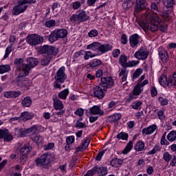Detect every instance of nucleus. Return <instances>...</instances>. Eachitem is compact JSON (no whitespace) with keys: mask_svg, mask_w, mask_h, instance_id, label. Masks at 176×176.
<instances>
[{"mask_svg":"<svg viewBox=\"0 0 176 176\" xmlns=\"http://www.w3.org/2000/svg\"><path fill=\"white\" fill-rule=\"evenodd\" d=\"M100 80V85L94 89V96L98 100H102V98L105 97L107 89H111L114 85L113 79L111 77H102Z\"/></svg>","mask_w":176,"mask_h":176,"instance_id":"nucleus-1","label":"nucleus"},{"mask_svg":"<svg viewBox=\"0 0 176 176\" xmlns=\"http://www.w3.org/2000/svg\"><path fill=\"white\" fill-rule=\"evenodd\" d=\"M145 20H148V27L151 32H155L159 30V24L162 23V19L156 13H151L147 11L145 14Z\"/></svg>","mask_w":176,"mask_h":176,"instance_id":"nucleus-2","label":"nucleus"},{"mask_svg":"<svg viewBox=\"0 0 176 176\" xmlns=\"http://www.w3.org/2000/svg\"><path fill=\"white\" fill-rule=\"evenodd\" d=\"M32 5V3H36V0H20L18 1V4L14 6L12 9V14L14 16H19L21 13H24L28 8V5Z\"/></svg>","mask_w":176,"mask_h":176,"instance_id":"nucleus-3","label":"nucleus"},{"mask_svg":"<svg viewBox=\"0 0 176 176\" xmlns=\"http://www.w3.org/2000/svg\"><path fill=\"white\" fill-rule=\"evenodd\" d=\"M67 35H68V30L61 28L54 30L47 36V37L50 43H54V42H57L58 39L67 38Z\"/></svg>","mask_w":176,"mask_h":176,"instance_id":"nucleus-4","label":"nucleus"},{"mask_svg":"<svg viewBox=\"0 0 176 176\" xmlns=\"http://www.w3.org/2000/svg\"><path fill=\"white\" fill-rule=\"evenodd\" d=\"M55 82H54V87L55 89H61V85L60 83H64L65 79H67V74H65V67L62 66L56 72L54 76Z\"/></svg>","mask_w":176,"mask_h":176,"instance_id":"nucleus-5","label":"nucleus"},{"mask_svg":"<svg viewBox=\"0 0 176 176\" xmlns=\"http://www.w3.org/2000/svg\"><path fill=\"white\" fill-rule=\"evenodd\" d=\"M87 20H90V16L83 10L78 11L76 14H73L70 17V21L72 23H78L79 24L80 23L87 21Z\"/></svg>","mask_w":176,"mask_h":176,"instance_id":"nucleus-6","label":"nucleus"},{"mask_svg":"<svg viewBox=\"0 0 176 176\" xmlns=\"http://www.w3.org/2000/svg\"><path fill=\"white\" fill-rule=\"evenodd\" d=\"M52 160H53V155L52 154L45 153L36 160V163L38 167L47 168V166H49Z\"/></svg>","mask_w":176,"mask_h":176,"instance_id":"nucleus-7","label":"nucleus"},{"mask_svg":"<svg viewBox=\"0 0 176 176\" xmlns=\"http://www.w3.org/2000/svg\"><path fill=\"white\" fill-rule=\"evenodd\" d=\"M14 64L17 71H21V72L19 74V76H28V69H30V67H28V66H25V64H24V60L23 58H16L14 61Z\"/></svg>","mask_w":176,"mask_h":176,"instance_id":"nucleus-8","label":"nucleus"},{"mask_svg":"<svg viewBox=\"0 0 176 176\" xmlns=\"http://www.w3.org/2000/svg\"><path fill=\"white\" fill-rule=\"evenodd\" d=\"M31 149H32V146L30 145V144H25L20 150V157H19V163L21 164H24L27 162V159L28 157V153L31 152Z\"/></svg>","mask_w":176,"mask_h":176,"instance_id":"nucleus-9","label":"nucleus"},{"mask_svg":"<svg viewBox=\"0 0 176 176\" xmlns=\"http://www.w3.org/2000/svg\"><path fill=\"white\" fill-rule=\"evenodd\" d=\"M38 53L47 56H57V50L54 46L45 45L39 47Z\"/></svg>","mask_w":176,"mask_h":176,"instance_id":"nucleus-10","label":"nucleus"},{"mask_svg":"<svg viewBox=\"0 0 176 176\" xmlns=\"http://www.w3.org/2000/svg\"><path fill=\"white\" fill-rule=\"evenodd\" d=\"M43 42V37L38 34H30L27 36V43L31 46H36L41 45Z\"/></svg>","mask_w":176,"mask_h":176,"instance_id":"nucleus-11","label":"nucleus"},{"mask_svg":"<svg viewBox=\"0 0 176 176\" xmlns=\"http://www.w3.org/2000/svg\"><path fill=\"white\" fill-rule=\"evenodd\" d=\"M159 82L163 87L170 89L173 87V76H169L168 79L166 75L162 74L159 78Z\"/></svg>","mask_w":176,"mask_h":176,"instance_id":"nucleus-12","label":"nucleus"},{"mask_svg":"<svg viewBox=\"0 0 176 176\" xmlns=\"http://www.w3.org/2000/svg\"><path fill=\"white\" fill-rule=\"evenodd\" d=\"M166 4L164 6V10L166 13V17H169V13H171L175 5V0H166Z\"/></svg>","mask_w":176,"mask_h":176,"instance_id":"nucleus-13","label":"nucleus"},{"mask_svg":"<svg viewBox=\"0 0 176 176\" xmlns=\"http://www.w3.org/2000/svg\"><path fill=\"white\" fill-rule=\"evenodd\" d=\"M52 100L54 101V108L56 111H61L64 108V104L60 100L57 95H53Z\"/></svg>","mask_w":176,"mask_h":176,"instance_id":"nucleus-14","label":"nucleus"},{"mask_svg":"<svg viewBox=\"0 0 176 176\" xmlns=\"http://www.w3.org/2000/svg\"><path fill=\"white\" fill-rule=\"evenodd\" d=\"M146 1L145 0H136V4L135 6V12L140 13L142 12L145 8H146Z\"/></svg>","mask_w":176,"mask_h":176,"instance_id":"nucleus-15","label":"nucleus"},{"mask_svg":"<svg viewBox=\"0 0 176 176\" xmlns=\"http://www.w3.org/2000/svg\"><path fill=\"white\" fill-rule=\"evenodd\" d=\"M25 76H20L19 74L16 78V83L19 87H23V86H25V87H28L30 86V80L25 78Z\"/></svg>","mask_w":176,"mask_h":176,"instance_id":"nucleus-16","label":"nucleus"},{"mask_svg":"<svg viewBox=\"0 0 176 176\" xmlns=\"http://www.w3.org/2000/svg\"><path fill=\"white\" fill-rule=\"evenodd\" d=\"M134 56L138 60H146L148 58V52L144 48H140V50L135 53Z\"/></svg>","mask_w":176,"mask_h":176,"instance_id":"nucleus-17","label":"nucleus"},{"mask_svg":"<svg viewBox=\"0 0 176 176\" xmlns=\"http://www.w3.org/2000/svg\"><path fill=\"white\" fill-rule=\"evenodd\" d=\"M141 36L137 34H133L129 38V42L131 47H135L140 43Z\"/></svg>","mask_w":176,"mask_h":176,"instance_id":"nucleus-18","label":"nucleus"},{"mask_svg":"<svg viewBox=\"0 0 176 176\" xmlns=\"http://www.w3.org/2000/svg\"><path fill=\"white\" fill-rule=\"evenodd\" d=\"M158 52L161 61H162V63H167V61H168V53L167 52V50L161 47L158 49Z\"/></svg>","mask_w":176,"mask_h":176,"instance_id":"nucleus-19","label":"nucleus"},{"mask_svg":"<svg viewBox=\"0 0 176 176\" xmlns=\"http://www.w3.org/2000/svg\"><path fill=\"white\" fill-rule=\"evenodd\" d=\"M27 64H25V67H28L29 69H28V75L30 74V71H31V68H34L36 65H38V59L35 58H29L27 60Z\"/></svg>","mask_w":176,"mask_h":176,"instance_id":"nucleus-20","label":"nucleus"},{"mask_svg":"<svg viewBox=\"0 0 176 176\" xmlns=\"http://www.w3.org/2000/svg\"><path fill=\"white\" fill-rule=\"evenodd\" d=\"M156 129H157V126H156V124H153L147 128H144L142 130V133L145 135H151V134H153V133H155Z\"/></svg>","mask_w":176,"mask_h":176,"instance_id":"nucleus-21","label":"nucleus"},{"mask_svg":"<svg viewBox=\"0 0 176 176\" xmlns=\"http://www.w3.org/2000/svg\"><path fill=\"white\" fill-rule=\"evenodd\" d=\"M112 50V45L109 43L101 44L99 43V52L104 54L107 52H111Z\"/></svg>","mask_w":176,"mask_h":176,"instance_id":"nucleus-22","label":"nucleus"},{"mask_svg":"<svg viewBox=\"0 0 176 176\" xmlns=\"http://www.w3.org/2000/svg\"><path fill=\"white\" fill-rule=\"evenodd\" d=\"M90 113L91 115H99V116H103L104 110L100 108V106H94L90 109Z\"/></svg>","mask_w":176,"mask_h":176,"instance_id":"nucleus-23","label":"nucleus"},{"mask_svg":"<svg viewBox=\"0 0 176 176\" xmlns=\"http://www.w3.org/2000/svg\"><path fill=\"white\" fill-rule=\"evenodd\" d=\"M34 116V113L25 111L21 113L20 119L21 120H23V122H27V120H31V119H32Z\"/></svg>","mask_w":176,"mask_h":176,"instance_id":"nucleus-24","label":"nucleus"},{"mask_svg":"<svg viewBox=\"0 0 176 176\" xmlns=\"http://www.w3.org/2000/svg\"><path fill=\"white\" fill-rule=\"evenodd\" d=\"M87 49L94 52H100V43L94 42L87 45Z\"/></svg>","mask_w":176,"mask_h":176,"instance_id":"nucleus-25","label":"nucleus"},{"mask_svg":"<svg viewBox=\"0 0 176 176\" xmlns=\"http://www.w3.org/2000/svg\"><path fill=\"white\" fill-rule=\"evenodd\" d=\"M135 151L137 152H141V151L145 150V143L142 141L137 142L134 146Z\"/></svg>","mask_w":176,"mask_h":176,"instance_id":"nucleus-26","label":"nucleus"},{"mask_svg":"<svg viewBox=\"0 0 176 176\" xmlns=\"http://www.w3.org/2000/svg\"><path fill=\"white\" fill-rule=\"evenodd\" d=\"M96 173L99 176H105L108 174V168L107 166H98Z\"/></svg>","mask_w":176,"mask_h":176,"instance_id":"nucleus-27","label":"nucleus"},{"mask_svg":"<svg viewBox=\"0 0 176 176\" xmlns=\"http://www.w3.org/2000/svg\"><path fill=\"white\" fill-rule=\"evenodd\" d=\"M123 164V160L119 158L113 159L110 162V166L112 167H120Z\"/></svg>","mask_w":176,"mask_h":176,"instance_id":"nucleus-28","label":"nucleus"},{"mask_svg":"<svg viewBox=\"0 0 176 176\" xmlns=\"http://www.w3.org/2000/svg\"><path fill=\"white\" fill-rule=\"evenodd\" d=\"M133 5H134L133 0H124L122 3V8L124 10H129L130 8L133 7Z\"/></svg>","mask_w":176,"mask_h":176,"instance_id":"nucleus-29","label":"nucleus"},{"mask_svg":"<svg viewBox=\"0 0 176 176\" xmlns=\"http://www.w3.org/2000/svg\"><path fill=\"white\" fill-rule=\"evenodd\" d=\"M32 104V100L30 96H26L21 101L22 107H31Z\"/></svg>","mask_w":176,"mask_h":176,"instance_id":"nucleus-30","label":"nucleus"},{"mask_svg":"<svg viewBox=\"0 0 176 176\" xmlns=\"http://www.w3.org/2000/svg\"><path fill=\"white\" fill-rule=\"evenodd\" d=\"M69 94V90L68 89H64L58 94V97L60 100H67V97Z\"/></svg>","mask_w":176,"mask_h":176,"instance_id":"nucleus-31","label":"nucleus"},{"mask_svg":"<svg viewBox=\"0 0 176 176\" xmlns=\"http://www.w3.org/2000/svg\"><path fill=\"white\" fill-rule=\"evenodd\" d=\"M32 140V141H34V142H36L37 145H41L43 144V138H42V136H41L40 135H33Z\"/></svg>","mask_w":176,"mask_h":176,"instance_id":"nucleus-32","label":"nucleus"},{"mask_svg":"<svg viewBox=\"0 0 176 176\" xmlns=\"http://www.w3.org/2000/svg\"><path fill=\"white\" fill-rule=\"evenodd\" d=\"M102 61L100 59H93L89 62V66L91 68H94L101 65Z\"/></svg>","mask_w":176,"mask_h":176,"instance_id":"nucleus-33","label":"nucleus"},{"mask_svg":"<svg viewBox=\"0 0 176 176\" xmlns=\"http://www.w3.org/2000/svg\"><path fill=\"white\" fill-rule=\"evenodd\" d=\"M84 3L85 0L76 1L72 3V8L74 10H78V9H79V8H80Z\"/></svg>","mask_w":176,"mask_h":176,"instance_id":"nucleus-34","label":"nucleus"},{"mask_svg":"<svg viewBox=\"0 0 176 176\" xmlns=\"http://www.w3.org/2000/svg\"><path fill=\"white\" fill-rule=\"evenodd\" d=\"M119 63L122 67L126 68V65L127 64V56L121 55L119 58Z\"/></svg>","mask_w":176,"mask_h":176,"instance_id":"nucleus-35","label":"nucleus"},{"mask_svg":"<svg viewBox=\"0 0 176 176\" xmlns=\"http://www.w3.org/2000/svg\"><path fill=\"white\" fill-rule=\"evenodd\" d=\"M52 58H53V56H45L41 60V65H43L44 67L49 65L50 61H52Z\"/></svg>","mask_w":176,"mask_h":176,"instance_id":"nucleus-36","label":"nucleus"},{"mask_svg":"<svg viewBox=\"0 0 176 176\" xmlns=\"http://www.w3.org/2000/svg\"><path fill=\"white\" fill-rule=\"evenodd\" d=\"M4 133H6L3 135V138H4L5 142H9L13 140V136L12 134L9 133V131L7 129L4 130Z\"/></svg>","mask_w":176,"mask_h":176,"instance_id":"nucleus-37","label":"nucleus"},{"mask_svg":"<svg viewBox=\"0 0 176 176\" xmlns=\"http://www.w3.org/2000/svg\"><path fill=\"white\" fill-rule=\"evenodd\" d=\"M131 149H133V141H129L127 143L125 148L123 150L122 153L124 155H127V153H129Z\"/></svg>","mask_w":176,"mask_h":176,"instance_id":"nucleus-38","label":"nucleus"},{"mask_svg":"<svg viewBox=\"0 0 176 176\" xmlns=\"http://www.w3.org/2000/svg\"><path fill=\"white\" fill-rule=\"evenodd\" d=\"M142 90H144V89L142 88V87H141V85L140 84H138L133 89V94H135V96H140V94H141V91H142Z\"/></svg>","mask_w":176,"mask_h":176,"instance_id":"nucleus-39","label":"nucleus"},{"mask_svg":"<svg viewBox=\"0 0 176 176\" xmlns=\"http://www.w3.org/2000/svg\"><path fill=\"white\" fill-rule=\"evenodd\" d=\"M167 140L170 141V142H173L175 141L176 140V131H172L170 132L169 134L167 135Z\"/></svg>","mask_w":176,"mask_h":176,"instance_id":"nucleus-40","label":"nucleus"},{"mask_svg":"<svg viewBox=\"0 0 176 176\" xmlns=\"http://www.w3.org/2000/svg\"><path fill=\"white\" fill-rule=\"evenodd\" d=\"M9 71H10V65H0V74H5L6 72H9Z\"/></svg>","mask_w":176,"mask_h":176,"instance_id":"nucleus-41","label":"nucleus"},{"mask_svg":"<svg viewBox=\"0 0 176 176\" xmlns=\"http://www.w3.org/2000/svg\"><path fill=\"white\" fill-rule=\"evenodd\" d=\"M29 133H30V131L28 130V129H20L18 132V136L21 138L25 137V135H27V134H28Z\"/></svg>","mask_w":176,"mask_h":176,"instance_id":"nucleus-42","label":"nucleus"},{"mask_svg":"<svg viewBox=\"0 0 176 176\" xmlns=\"http://www.w3.org/2000/svg\"><path fill=\"white\" fill-rule=\"evenodd\" d=\"M84 60H89V58H93V57H96L95 54H93L90 51H84Z\"/></svg>","mask_w":176,"mask_h":176,"instance_id":"nucleus-43","label":"nucleus"},{"mask_svg":"<svg viewBox=\"0 0 176 176\" xmlns=\"http://www.w3.org/2000/svg\"><path fill=\"white\" fill-rule=\"evenodd\" d=\"M45 25L47 28H52L53 27H56V21L55 20H50V21H47L45 23Z\"/></svg>","mask_w":176,"mask_h":176,"instance_id":"nucleus-44","label":"nucleus"},{"mask_svg":"<svg viewBox=\"0 0 176 176\" xmlns=\"http://www.w3.org/2000/svg\"><path fill=\"white\" fill-rule=\"evenodd\" d=\"M142 102L141 101H135L131 104L133 109H141Z\"/></svg>","mask_w":176,"mask_h":176,"instance_id":"nucleus-45","label":"nucleus"},{"mask_svg":"<svg viewBox=\"0 0 176 176\" xmlns=\"http://www.w3.org/2000/svg\"><path fill=\"white\" fill-rule=\"evenodd\" d=\"M163 159L166 163H168V162L173 159V155L168 153V152H165L163 155Z\"/></svg>","mask_w":176,"mask_h":176,"instance_id":"nucleus-46","label":"nucleus"},{"mask_svg":"<svg viewBox=\"0 0 176 176\" xmlns=\"http://www.w3.org/2000/svg\"><path fill=\"white\" fill-rule=\"evenodd\" d=\"M98 35V31L97 30H91L88 32V36L89 38H96Z\"/></svg>","mask_w":176,"mask_h":176,"instance_id":"nucleus-47","label":"nucleus"},{"mask_svg":"<svg viewBox=\"0 0 176 176\" xmlns=\"http://www.w3.org/2000/svg\"><path fill=\"white\" fill-rule=\"evenodd\" d=\"M118 140H127L129 138V134L126 133H120L117 135Z\"/></svg>","mask_w":176,"mask_h":176,"instance_id":"nucleus-48","label":"nucleus"},{"mask_svg":"<svg viewBox=\"0 0 176 176\" xmlns=\"http://www.w3.org/2000/svg\"><path fill=\"white\" fill-rule=\"evenodd\" d=\"M158 101L161 105L164 107V105H167L168 104V100L167 98H163L162 97L158 98Z\"/></svg>","mask_w":176,"mask_h":176,"instance_id":"nucleus-49","label":"nucleus"},{"mask_svg":"<svg viewBox=\"0 0 176 176\" xmlns=\"http://www.w3.org/2000/svg\"><path fill=\"white\" fill-rule=\"evenodd\" d=\"M76 129H86L87 126L85 123L81 122L79 120H77L76 122Z\"/></svg>","mask_w":176,"mask_h":176,"instance_id":"nucleus-50","label":"nucleus"},{"mask_svg":"<svg viewBox=\"0 0 176 176\" xmlns=\"http://www.w3.org/2000/svg\"><path fill=\"white\" fill-rule=\"evenodd\" d=\"M40 128L38 125H34L33 126L28 129L29 133H38Z\"/></svg>","mask_w":176,"mask_h":176,"instance_id":"nucleus-51","label":"nucleus"},{"mask_svg":"<svg viewBox=\"0 0 176 176\" xmlns=\"http://www.w3.org/2000/svg\"><path fill=\"white\" fill-rule=\"evenodd\" d=\"M138 64V62L135 60H130L128 61L126 63V65L125 66V68H129L130 67H135Z\"/></svg>","mask_w":176,"mask_h":176,"instance_id":"nucleus-52","label":"nucleus"},{"mask_svg":"<svg viewBox=\"0 0 176 176\" xmlns=\"http://www.w3.org/2000/svg\"><path fill=\"white\" fill-rule=\"evenodd\" d=\"M142 74V69H137L135 72L133 73V78L137 79L138 76H140Z\"/></svg>","mask_w":176,"mask_h":176,"instance_id":"nucleus-53","label":"nucleus"},{"mask_svg":"<svg viewBox=\"0 0 176 176\" xmlns=\"http://www.w3.org/2000/svg\"><path fill=\"white\" fill-rule=\"evenodd\" d=\"M158 151H160V146L155 145L153 148L148 152V155H155Z\"/></svg>","mask_w":176,"mask_h":176,"instance_id":"nucleus-54","label":"nucleus"},{"mask_svg":"<svg viewBox=\"0 0 176 176\" xmlns=\"http://www.w3.org/2000/svg\"><path fill=\"white\" fill-rule=\"evenodd\" d=\"M121 118L122 115L120 113H116L111 117V120H113L115 122H118V120H120Z\"/></svg>","mask_w":176,"mask_h":176,"instance_id":"nucleus-55","label":"nucleus"},{"mask_svg":"<svg viewBox=\"0 0 176 176\" xmlns=\"http://www.w3.org/2000/svg\"><path fill=\"white\" fill-rule=\"evenodd\" d=\"M75 142V136L71 135L66 138V143L67 144H74Z\"/></svg>","mask_w":176,"mask_h":176,"instance_id":"nucleus-56","label":"nucleus"},{"mask_svg":"<svg viewBox=\"0 0 176 176\" xmlns=\"http://www.w3.org/2000/svg\"><path fill=\"white\" fill-rule=\"evenodd\" d=\"M104 153H105V150H102L100 151L96 157V160H97L98 162H100L102 158V156H104Z\"/></svg>","mask_w":176,"mask_h":176,"instance_id":"nucleus-57","label":"nucleus"},{"mask_svg":"<svg viewBox=\"0 0 176 176\" xmlns=\"http://www.w3.org/2000/svg\"><path fill=\"white\" fill-rule=\"evenodd\" d=\"M120 54V50L116 49L113 50L112 56L113 57H114V58H118Z\"/></svg>","mask_w":176,"mask_h":176,"instance_id":"nucleus-58","label":"nucleus"},{"mask_svg":"<svg viewBox=\"0 0 176 176\" xmlns=\"http://www.w3.org/2000/svg\"><path fill=\"white\" fill-rule=\"evenodd\" d=\"M12 52V47L8 46L6 50V54L4 55V58H8L9 57V54Z\"/></svg>","mask_w":176,"mask_h":176,"instance_id":"nucleus-59","label":"nucleus"},{"mask_svg":"<svg viewBox=\"0 0 176 176\" xmlns=\"http://www.w3.org/2000/svg\"><path fill=\"white\" fill-rule=\"evenodd\" d=\"M54 148V143H49L48 144L44 146L45 151H50Z\"/></svg>","mask_w":176,"mask_h":176,"instance_id":"nucleus-60","label":"nucleus"},{"mask_svg":"<svg viewBox=\"0 0 176 176\" xmlns=\"http://www.w3.org/2000/svg\"><path fill=\"white\" fill-rule=\"evenodd\" d=\"M151 97H156L157 96V89L155 87H153L151 89Z\"/></svg>","mask_w":176,"mask_h":176,"instance_id":"nucleus-61","label":"nucleus"},{"mask_svg":"<svg viewBox=\"0 0 176 176\" xmlns=\"http://www.w3.org/2000/svg\"><path fill=\"white\" fill-rule=\"evenodd\" d=\"M19 96H21L20 91H12V98H17Z\"/></svg>","mask_w":176,"mask_h":176,"instance_id":"nucleus-62","label":"nucleus"},{"mask_svg":"<svg viewBox=\"0 0 176 176\" xmlns=\"http://www.w3.org/2000/svg\"><path fill=\"white\" fill-rule=\"evenodd\" d=\"M84 112H85V110L83 109H78L75 111V114L78 115V116H83Z\"/></svg>","mask_w":176,"mask_h":176,"instance_id":"nucleus-63","label":"nucleus"},{"mask_svg":"<svg viewBox=\"0 0 176 176\" xmlns=\"http://www.w3.org/2000/svg\"><path fill=\"white\" fill-rule=\"evenodd\" d=\"M167 25L166 24H163L160 25V31H162V32H166V30H167Z\"/></svg>","mask_w":176,"mask_h":176,"instance_id":"nucleus-64","label":"nucleus"}]
</instances>
